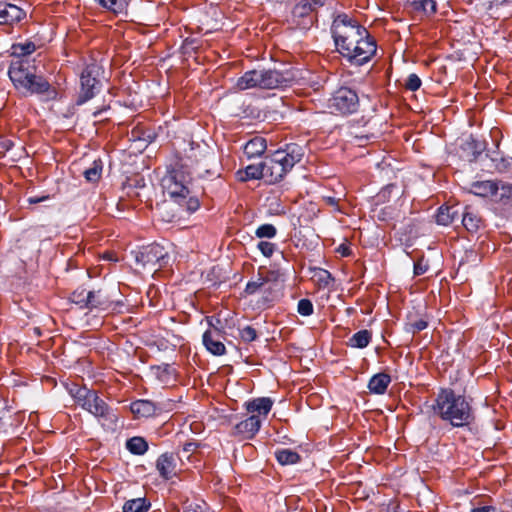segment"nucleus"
<instances>
[{"label": "nucleus", "instance_id": "nucleus-1", "mask_svg": "<svg viewBox=\"0 0 512 512\" xmlns=\"http://www.w3.org/2000/svg\"><path fill=\"white\" fill-rule=\"evenodd\" d=\"M191 182L192 177L187 169V163H184L183 159L174 158L161 180L163 192L168 199L163 201L159 209L167 212L166 221L180 219L183 213L190 215L199 209L200 201L197 196L191 194L189 188Z\"/></svg>", "mask_w": 512, "mask_h": 512}, {"label": "nucleus", "instance_id": "nucleus-2", "mask_svg": "<svg viewBox=\"0 0 512 512\" xmlns=\"http://www.w3.org/2000/svg\"><path fill=\"white\" fill-rule=\"evenodd\" d=\"M431 409L442 421L448 422L454 428L470 427L476 420L472 399L449 387L439 389Z\"/></svg>", "mask_w": 512, "mask_h": 512}, {"label": "nucleus", "instance_id": "nucleus-3", "mask_svg": "<svg viewBox=\"0 0 512 512\" xmlns=\"http://www.w3.org/2000/svg\"><path fill=\"white\" fill-rule=\"evenodd\" d=\"M8 76L15 89L24 96L47 94L55 98L57 92L42 76L36 74V66L28 59L13 60L8 68Z\"/></svg>", "mask_w": 512, "mask_h": 512}, {"label": "nucleus", "instance_id": "nucleus-4", "mask_svg": "<svg viewBox=\"0 0 512 512\" xmlns=\"http://www.w3.org/2000/svg\"><path fill=\"white\" fill-rule=\"evenodd\" d=\"M303 156L304 147L297 143H288L276 150L264 160L265 182L271 185L282 181Z\"/></svg>", "mask_w": 512, "mask_h": 512}, {"label": "nucleus", "instance_id": "nucleus-5", "mask_svg": "<svg viewBox=\"0 0 512 512\" xmlns=\"http://www.w3.org/2000/svg\"><path fill=\"white\" fill-rule=\"evenodd\" d=\"M179 159H183L184 163H187V168H194L201 178L210 179L220 176L219 161L215 153L207 146L191 142L189 148L185 150L184 157H179Z\"/></svg>", "mask_w": 512, "mask_h": 512}, {"label": "nucleus", "instance_id": "nucleus-6", "mask_svg": "<svg viewBox=\"0 0 512 512\" xmlns=\"http://www.w3.org/2000/svg\"><path fill=\"white\" fill-rule=\"evenodd\" d=\"M367 33L368 30L364 26L346 13L338 14L331 25V35L338 52L354 45L362 37H367Z\"/></svg>", "mask_w": 512, "mask_h": 512}, {"label": "nucleus", "instance_id": "nucleus-7", "mask_svg": "<svg viewBox=\"0 0 512 512\" xmlns=\"http://www.w3.org/2000/svg\"><path fill=\"white\" fill-rule=\"evenodd\" d=\"M81 408L97 418L100 425L107 431L117 429L118 415L117 410L109 406L95 390L84 392Z\"/></svg>", "mask_w": 512, "mask_h": 512}, {"label": "nucleus", "instance_id": "nucleus-8", "mask_svg": "<svg viewBox=\"0 0 512 512\" xmlns=\"http://www.w3.org/2000/svg\"><path fill=\"white\" fill-rule=\"evenodd\" d=\"M104 68L93 61L87 64L80 74V90L76 105L80 106L93 99L102 89Z\"/></svg>", "mask_w": 512, "mask_h": 512}, {"label": "nucleus", "instance_id": "nucleus-9", "mask_svg": "<svg viewBox=\"0 0 512 512\" xmlns=\"http://www.w3.org/2000/svg\"><path fill=\"white\" fill-rule=\"evenodd\" d=\"M168 250L158 243H152L141 247L135 252V261L142 269L157 271L165 267L169 262Z\"/></svg>", "mask_w": 512, "mask_h": 512}, {"label": "nucleus", "instance_id": "nucleus-10", "mask_svg": "<svg viewBox=\"0 0 512 512\" xmlns=\"http://www.w3.org/2000/svg\"><path fill=\"white\" fill-rule=\"evenodd\" d=\"M377 51V44L375 39L367 33V37H362L361 40L355 42V44L343 48L340 55L346 59L351 65L362 66L369 62Z\"/></svg>", "mask_w": 512, "mask_h": 512}, {"label": "nucleus", "instance_id": "nucleus-11", "mask_svg": "<svg viewBox=\"0 0 512 512\" xmlns=\"http://www.w3.org/2000/svg\"><path fill=\"white\" fill-rule=\"evenodd\" d=\"M328 107L331 113L350 115L359 108V97L355 90L349 87H340L329 99Z\"/></svg>", "mask_w": 512, "mask_h": 512}, {"label": "nucleus", "instance_id": "nucleus-12", "mask_svg": "<svg viewBox=\"0 0 512 512\" xmlns=\"http://www.w3.org/2000/svg\"><path fill=\"white\" fill-rule=\"evenodd\" d=\"M262 89H284L292 86L297 81V70L285 68L282 70H261Z\"/></svg>", "mask_w": 512, "mask_h": 512}, {"label": "nucleus", "instance_id": "nucleus-13", "mask_svg": "<svg viewBox=\"0 0 512 512\" xmlns=\"http://www.w3.org/2000/svg\"><path fill=\"white\" fill-rule=\"evenodd\" d=\"M281 277L282 273L279 269H267L266 267H260L255 278L247 282L244 292L247 295H254L262 288V286L269 283L283 285Z\"/></svg>", "mask_w": 512, "mask_h": 512}, {"label": "nucleus", "instance_id": "nucleus-14", "mask_svg": "<svg viewBox=\"0 0 512 512\" xmlns=\"http://www.w3.org/2000/svg\"><path fill=\"white\" fill-rule=\"evenodd\" d=\"M486 144L470 135L460 145V157L469 163L477 161L479 156L485 151Z\"/></svg>", "mask_w": 512, "mask_h": 512}, {"label": "nucleus", "instance_id": "nucleus-15", "mask_svg": "<svg viewBox=\"0 0 512 512\" xmlns=\"http://www.w3.org/2000/svg\"><path fill=\"white\" fill-rule=\"evenodd\" d=\"M223 331L218 328L207 330L203 333L202 342L208 352L215 356H222L226 353V347L222 342Z\"/></svg>", "mask_w": 512, "mask_h": 512}, {"label": "nucleus", "instance_id": "nucleus-16", "mask_svg": "<svg viewBox=\"0 0 512 512\" xmlns=\"http://www.w3.org/2000/svg\"><path fill=\"white\" fill-rule=\"evenodd\" d=\"M155 466L163 480H170L176 476L177 457L172 452L162 453L157 458Z\"/></svg>", "mask_w": 512, "mask_h": 512}, {"label": "nucleus", "instance_id": "nucleus-17", "mask_svg": "<svg viewBox=\"0 0 512 512\" xmlns=\"http://www.w3.org/2000/svg\"><path fill=\"white\" fill-rule=\"evenodd\" d=\"M486 157L489 160V164H487L488 172L512 175V157L499 152H493L491 155L487 154Z\"/></svg>", "mask_w": 512, "mask_h": 512}, {"label": "nucleus", "instance_id": "nucleus-18", "mask_svg": "<svg viewBox=\"0 0 512 512\" xmlns=\"http://www.w3.org/2000/svg\"><path fill=\"white\" fill-rule=\"evenodd\" d=\"M261 424L262 419L252 414L234 426V434L241 435L245 439H252L260 430Z\"/></svg>", "mask_w": 512, "mask_h": 512}, {"label": "nucleus", "instance_id": "nucleus-19", "mask_svg": "<svg viewBox=\"0 0 512 512\" xmlns=\"http://www.w3.org/2000/svg\"><path fill=\"white\" fill-rule=\"evenodd\" d=\"M283 285L267 284L259 290L262 295L257 301L258 308L267 309L274 305L282 296Z\"/></svg>", "mask_w": 512, "mask_h": 512}, {"label": "nucleus", "instance_id": "nucleus-20", "mask_svg": "<svg viewBox=\"0 0 512 512\" xmlns=\"http://www.w3.org/2000/svg\"><path fill=\"white\" fill-rule=\"evenodd\" d=\"M26 12L20 7L0 1V25H11L25 18Z\"/></svg>", "mask_w": 512, "mask_h": 512}, {"label": "nucleus", "instance_id": "nucleus-21", "mask_svg": "<svg viewBox=\"0 0 512 512\" xmlns=\"http://www.w3.org/2000/svg\"><path fill=\"white\" fill-rule=\"evenodd\" d=\"M461 223L469 233H477L484 227V220L472 207L466 206L461 212Z\"/></svg>", "mask_w": 512, "mask_h": 512}, {"label": "nucleus", "instance_id": "nucleus-22", "mask_svg": "<svg viewBox=\"0 0 512 512\" xmlns=\"http://www.w3.org/2000/svg\"><path fill=\"white\" fill-rule=\"evenodd\" d=\"M273 404L274 401L270 397H259L245 402L244 407L248 413L253 414L257 412L259 418L263 417L265 419L271 411Z\"/></svg>", "mask_w": 512, "mask_h": 512}, {"label": "nucleus", "instance_id": "nucleus-23", "mask_svg": "<svg viewBox=\"0 0 512 512\" xmlns=\"http://www.w3.org/2000/svg\"><path fill=\"white\" fill-rule=\"evenodd\" d=\"M261 70H249L246 71L241 77H239L236 81V88L238 90L244 91L252 88L262 89V81H261Z\"/></svg>", "mask_w": 512, "mask_h": 512}, {"label": "nucleus", "instance_id": "nucleus-24", "mask_svg": "<svg viewBox=\"0 0 512 512\" xmlns=\"http://www.w3.org/2000/svg\"><path fill=\"white\" fill-rule=\"evenodd\" d=\"M404 8L411 13H421L429 17L436 13L437 3L435 0H412L407 1Z\"/></svg>", "mask_w": 512, "mask_h": 512}, {"label": "nucleus", "instance_id": "nucleus-25", "mask_svg": "<svg viewBox=\"0 0 512 512\" xmlns=\"http://www.w3.org/2000/svg\"><path fill=\"white\" fill-rule=\"evenodd\" d=\"M130 410L136 417L148 418L155 416L160 408L151 400L140 399L131 403Z\"/></svg>", "mask_w": 512, "mask_h": 512}, {"label": "nucleus", "instance_id": "nucleus-26", "mask_svg": "<svg viewBox=\"0 0 512 512\" xmlns=\"http://www.w3.org/2000/svg\"><path fill=\"white\" fill-rule=\"evenodd\" d=\"M499 185L496 181L484 180L471 183L470 192L480 197L497 196Z\"/></svg>", "mask_w": 512, "mask_h": 512}, {"label": "nucleus", "instance_id": "nucleus-27", "mask_svg": "<svg viewBox=\"0 0 512 512\" xmlns=\"http://www.w3.org/2000/svg\"><path fill=\"white\" fill-rule=\"evenodd\" d=\"M236 177L240 182H247L250 180H265L264 161L259 164H251L244 169L236 172Z\"/></svg>", "mask_w": 512, "mask_h": 512}, {"label": "nucleus", "instance_id": "nucleus-28", "mask_svg": "<svg viewBox=\"0 0 512 512\" xmlns=\"http://www.w3.org/2000/svg\"><path fill=\"white\" fill-rule=\"evenodd\" d=\"M88 309H101L106 310L110 307L112 301L108 294L102 290H91L88 291L87 295Z\"/></svg>", "mask_w": 512, "mask_h": 512}, {"label": "nucleus", "instance_id": "nucleus-29", "mask_svg": "<svg viewBox=\"0 0 512 512\" xmlns=\"http://www.w3.org/2000/svg\"><path fill=\"white\" fill-rule=\"evenodd\" d=\"M392 378L385 372L373 375L368 382V389L372 394L383 395L386 393Z\"/></svg>", "mask_w": 512, "mask_h": 512}, {"label": "nucleus", "instance_id": "nucleus-30", "mask_svg": "<svg viewBox=\"0 0 512 512\" xmlns=\"http://www.w3.org/2000/svg\"><path fill=\"white\" fill-rule=\"evenodd\" d=\"M267 149L266 139L255 136L244 145V154L248 159L261 156Z\"/></svg>", "mask_w": 512, "mask_h": 512}, {"label": "nucleus", "instance_id": "nucleus-31", "mask_svg": "<svg viewBox=\"0 0 512 512\" xmlns=\"http://www.w3.org/2000/svg\"><path fill=\"white\" fill-rule=\"evenodd\" d=\"M461 218V213L454 206H441L438 208L436 214V222L439 225L448 226L458 221Z\"/></svg>", "mask_w": 512, "mask_h": 512}, {"label": "nucleus", "instance_id": "nucleus-32", "mask_svg": "<svg viewBox=\"0 0 512 512\" xmlns=\"http://www.w3.org/2000/svg\"><path fill=\"white\" fill-rule=\"evenodd\" d=\"M10 50L11 56L15 57L16 60L26 59L25 57L36 51V45L33 41L26 40L24 43H13Z\"/></svg>", "mask_w": 512, "mask_h": 512}, {"label": "nucleus", "instance_id": "nucleus-33", "mask_svg": "<svg viewBox=\"0 0 512 512\" xmlns=\"http://www.w3.org/2000/svg\"><path fill=\"white\" fill-rule=\"evenodd\" d=\"M274 455L282 466L297 464L301 461V456L296 451L288 448L277 449Z\"/></svg>", "mask_w": 512, "mask_h": 512}, {"label": "nucleus", "instance_id": "nucleus-34", "mask_svg": "<svg viewBox=\"0 0 512 512\" xmlns=\"http://www.w3.org/2000/svg\"><path fill=\"white\" fill-rule=\"evenodd\" d=\"M427 327L428 321L425 318H417L414 313H409L404 324V331L414 335Z\"/></svg>", "mask_w": 512, "mask_h": 512}, {"label": "nucleus", "instance_id": "nucleus-35", "mask_svg": "<svg viewBox=\"0 0 512 512\" xmlns=\"http://www.w3.org/2000/svg\"><path fill=\"white\" fill-rule=\"evenodd\" d=\"M151 508V502L146 497H138L127 500L122 512H147Z\"/></svg>", "mask_w": 512, "mask_h": 512}, {"label": "nucleus", "instance_id": "nucleus-36", "mask_svg": "<svg viewBox=\"0 0 512 512\" xmlns=\"http://www.w3.org/2000/svg\"><path fill=\"white\" fill-rule=\"evenodd\" d=\"M126 449L133 455H144L149 448L148 442L141 436H134L126 441Z\"/></svg>", "mask_w": 512, "mask_h": 512}, {"label": "nucleus", "instance_id": "nucleus-37", "mask_svg": "<svg viewBox=\"0 0 512 512\" xmlns=\"http://www.w3.org/2000/svg\"><path fill=\"white\" fill-rule=\"evenodd\" d=\"M372 340V333L363 329L353 334L348 341V345L352 348L363 349L367 347Z\"/></svg>", "mask_w": 512, "mask_h": 512}, {"label": "nucleus", "instance_id": "nucleus-38", "mask_svg": "<svg viewBox=\"0 0 512 512\" xmlns=\"http://www.w3.org/2000/svg\"><path fill=\"white\" fill-rule=\"evenodd\" d=\"M103 171V162L100 158L95 159L91 166L83 172L87 182L96 183L100 180Z\"/></svg>", "mask_w": 512, "mask_h": 512}, {"label": "nucleus", "instance_id": "nucleus-39", "mask_svg": "<svg viewBox=\"0 0 512 512\" xmlns=\"http://www.w3.org/2000/svg\"><path fill=\"white\" fill-rule=\"evenodd\" d=\"M95 1L103 8H106L115 14L123 13L128 6V3L126 0H95Z\"/></svg>", "mask_w": 512, "mask_h": 512}, {"label": "nucleus", "instance_id": "nucleus-40", "mask_svg": "<svg viewBox=\"0 0 512 512\" xmlns=\"http://www.w3.org/2000/svg\"><path fill=\"white\" fill-rule=\"evenodd\" d=\"M495 200L502 205H512V184L502 183Z\"/></svg>", "mask_w": 512, "mask_h": 512}, {"label": "nucleus", "instance_id": "nucleus-41", "mask_svg": "<svg viewBox=\"0 0 512 512\" xmlns=\"http://www.w3.org/2000/svg\"><path fill=\"white\" fill-rule=\"evenodd\" d=\"M88 291L83 287H78L75 289L69 299L72 303L78 305L81 309H88V301H87Z\"/></svg>", "mask_w": 512, "mask_h": 512}, {"label": "nucleus", "instance_id": "nucleus-42", "mask_svg": "<svg viewBox=\"0 0 512 512\" xmlns=\"http://www.w3.org/2000/svg\"><path fill=\"white\" fill-rule=\"evenodd\" d=\"M313 12L310 0H302L296 4L292 10L293 17L306 18Z\"/></svg>", "mask_w": 512, "mask_h": 512}, {"label": "nucleus", "instance_id": "nucleus-43", "mask_svg": "<svg viewBox=\"0 0 512 512\" xmlns=\"http://www.w3.org/2000/svg\"><path fill=\"white\" fill-rule=\"evenodd\" d=\"M276 234H277L276 227L273 224H269V223L260 225L255 231V235L257 238L271 239V238H274L276 236Z\"/></svg>", "mask_w": 512, "mask_h": 512}, {"label": "nucleus", "instance_id": "nucleus-44", "mask_svg": "<svg viewBox=\"0 0 512 512\" xmlns=\"http://www.w3.org/2000/svg\"><path fill=\"white\" fill-rule=\"evenodd\" d=\"M239 335L242 341L246 343L253 342L257 339L258 333L256 329L250 325H247L239 330Z\"/></svg>", "mask_w": 512, "mask_h": 512}, {"label": "nucleus", "instance_id": "nucleus-45", "mask_svg": "<svg viewBox=\"0 0 512 512\" xmlns=\"http://www.w3.org/2000/svg\"><path fill=\"white\" fill-rule=\"evenodd\" d=\"M313 311H314V307H313V303L311 302V300H309L307 298H303L298 301L297 312L301 316H305V317L310 316L313 314Z\"/></svg>", "mask_w": 512, "mask_h": 512}, {"label": "nucleus", "instance_id": "nucleus-46", "mask_svg": "<svg viewBox=\"0 0 512 512\" xmlns=\"http://www.w3.org/2000/svg\"><path fill=\"white\" fill-rule=\"evenodd\" d=\"M92 389H88L87 387L83 386H79L77 384H73L71 388H69V393L70 395L73 397V399L75 400V402L81 406V403H82V400L84 397H82V395L84 396L85 393L84 392H90Z\"/></svg>", "mask_w": 512, "mask_h": 512}, {"label": "nucleus", "instance_id": "nucleus-47", "mask_svg": "<svg viewBox=\"0 0 512 512\" xmlns=\"http://www.w3.org/2000/svg\"><path fill=\"white\" fill-rule=\"evenodd\" d=\"M198 48L199 46L197 44V40L188 37L185 40H183L180 50L182 54L186 55L190 54L191 52H195Z\"/></svg>", "mask_w": 512, "mask_h": 512}, {"label": "nucleus", "instance_id": "nucleus-48", "mask_svg": "<svg viewBox=\"0 0 512 512\" xmlns=\"http://www.w3.org/2000/svg\"><path fill=\"white\" fill-rule=\"evenodd\" d=\"M422 81L415 73L409 74L407 77L405 88L410 91H417L421 87Z\"/></svg>", "mask_w": 512, "mask_h": 512}, {"label": "nucleus", "instance_id": "nucleus-49", "mask_svg": "<svg viewBox=\"0 0 512 512\" xmlns=\"http://www.w3.org/2000/svg\"><path fill=\"white\" fill-rule=\"evenodd\" d=\"M258 249L265 257H271L275 251V244L268 241H260L257 245Z\"/></svg>", "mask_w": 512, "mask_h": 512}, {"label": "nucleus", "instance_id": "nucleus-50", "mask_svg": "<svg viewBox=\"0 0 512 512\" xmlns=\"http://www.w3.org/2000/svg\"><path fill=\"white\" fill-rule=\"evenodd\" d=\"M429 265L427 261L424 260V257L419 258L413 267L414 276H420L425 274L428 271Z\"/></svg>", "mask_w": 512, "mask_h": 512}, {"label": "nucleus", "instance_id": "nucleus-51", "mask_svg": "<svg viewBox=\"0 0 512 512\" xmlns=\"http://www.w3.org/2000/svg\"><path fill=\"white\" fill-rule=\"evenodd\" d=\"M152 369H155L157 371V375L161 378L162 375L170 376L173 372L172 367L169 364H162L153 366Z\"/></svg>", "mask_w": 512, "mask_h": 512}, {"label": "nucleus", "instance_id": "nucleus-52", "mask_svg": "<svg viewBox=\"0 0 512 512\" xmlns=\"http://www.w3.org/2000/svg\"><path fill=\"white\" fill-rule=\"evenodd\" d=\"M322 199L327 205L333 207L334 211H341L339 207L340 198H336L334 196H323Z\"/></svg>", "mask_w": 512, "mask_h": 512}, {"label": "nucleus", "instance_id": "nucleus-53", "mask_svg": "<svg viewBox=\"0 0 512 512\" xmlns=\"http://www.w3.org/2000/svg\"><path fill=\"white\" fill-rule=\"evenodd\" d=\"M318 280L320 283L328 286L332 281H334V278L328 270L321 269Z\"/></svg>", "mask_w": 512, "mask_h": 512}, {"label": "nucleus", "instance_id": "nucleus-54", "mask_svg": "<svg viewBox=\"0 0 512 512\" xmlns=\"http://www.w3.org/2000/svg\"><path fill=\"white\" fill-rule=\"evenodd\" d=\"M336 251L342 256V257H349L352 255V250L349 246V244L342 243L338 246Z\"/></svg>", "mask_w": 512, "mask_h": 512}, {"label": "nucleus", "instance_id": "nucleus-55", "mask_svg": "<svg viewBox=\"0 0 512 512\" xmlns=\"http://www.w3.org/2000/svg\"><path fill=\"white\" fill-rule=\"evenodd\" d=\"M470 512H503L495 506L485 505L471 509Z\"/></svg>", "mask_w": 512, "mask_h": 512}, {"label": "nucleus", "instance_id": "nucleus-56", "mask_svg": "<svg viewBox=\"0 0 512 512\" xmlns=\"http://www.w3.org/2000/svg\"><path fill=\"white\" fill-rule=\"evenodd\" d=\"M14 146V142L10 139H0V151L7 152Z\"/></svg>", "mask_w": 512, "mask_h": 512}, {"label": "nucleus", "instance_id": "nucleus-57", "mask_svg": "<svg viewBox=\"0 0 512 512\" xmlns=\"http://www.w3.org/2000/svg\"><path fill=\"white\" fill-rule=\"evenodd\" d=\"M49 199V195L31 196L27 199L29 204H38Z\"/></svg>", "mask_w": 512, "mask_h": 512}, {"label": "nucleus", "instance_id": "nucleus-58", "mask_svg": "<svg viewBox=\"0 0 512 512\" xmlns=\"http://www.w3.org/2000/svg\"><path fill=\"white\" fill-rule=\"evenodd\" d=\"M198 446L199 445L197 443H195V442H187V443L184 444L183 450L185 452H193V451H195L198 448Z\"/></svg>", "mask_w": 512, "mask_h": 512}, {"label": "nucleus", "instance_id": "nucleus-59", "mask_svg": "<svg viewBox=\"0 0 512 512\" xmlns=\"http://www.w3.org/2000/svg\"><path fill=\"white\" fill-rule=\"evenodd\" d=\"M326 3V0H310L311 8L315 11L319 7H323Z\"/></svg>", "mask_w": 512, "mask_h": 512}, {"label": "nucleus", "instance_id": "nucleus-60", "mask_svg": "<svg viewBox=\"0 0 512 512\" xmlns=\"http://www.w3.org/2000/svg\"><path fill=\"white\" fill-rule=\"evenodd\" d=\"M394 188H396V185H395V184H389V185H387V186L383 189V191H382V192H383V193H386V192H389V193H390V192L392 191V189H394Z\"/></svg>", "mask_w": 512, "mask_h": 512}, {"label": "nucleus", "instance_id": "nucleus-61", "mask_svg": "<svg viewBox=\"0 0 512 512\" xmlns=\"http://www.w3.org/2000/svg\"><path fill=\"white\" fill-rule=\"evenodd\" d=\"M392 512H410L408 510H405V509H402L400 508L399 505L395 506L394 509L392 510Z\"/></svg>", "mask_w": 512, "mask_h": 512}, {"label": "nucleus", "instance_id": "nucleus-62", "mask_svg": "<svg viewBox=\"0 0 512 512\" xmlns=\"http://www.w3.org/2000/svg\"><path fill=\"white\" fill-rule=\"evenodd\" d=\"M106 109H107V108H102V109H98V110L94 111V112H93V116H94V117H98V116H99V115H101V113H102L103 111H105Z\"/></svg>", "mask_w": 512, "mask_h": 512}]
</instances>
